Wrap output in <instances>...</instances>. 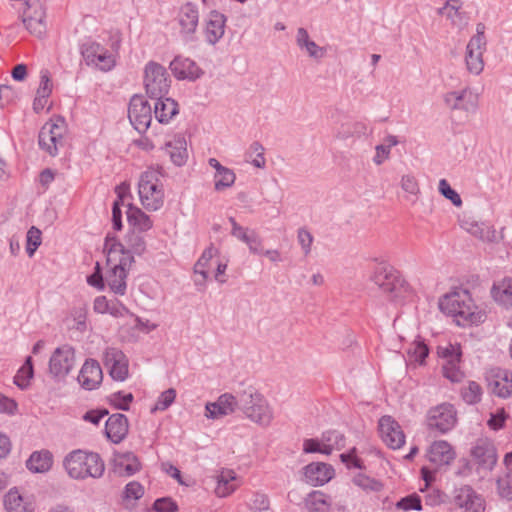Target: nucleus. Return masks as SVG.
<instances>
[{"mask_svg":"<svg viewBox=\"0 0 512 512\" xmlns=\"http://www.w3.org/2000/svg\"><path fill=\"white\" fill-rule=\"evenodd\" d=\"M439 308L443 313L454 317L460 326L482 323L486 317L475 305L467 290L445 295L439 302Z\"/></svg>","mask_w":512,"mask_h":512,"instance_id":"1","label":"nucleus"},{"mask_svg":"<svg viewBox=\"0 0 512 512\" xmlns=\"http://www.w3.org/2000/svg\"><path fill=\"white\" fill-rule=\"evenodd\" d=\"M63 465L71 478H100L105 465L98 453L74 450L64 459Z\"/></svg>","mask_w":512,"mask_h":512,"instance_id":"2","label":"nucleus"},{"mask_svg":"<svg viewBox=\"0 0 512 512\" xmlns=\"http://www.w3.org/2000/svg\"><path fill=\"white\" fill-rule=\"evenodd\" d=\"M163 176V168L149 167L141 174L138 193L142 205L148 211H157L164 204V189L160 178Z\"/></svg>","mask_w":512,"mask_h":512,"instance_id":"3","label":"nucleus"},{"mask_svg":"<svg viewBox=\"0 0 512 512\" xmlns=\"http://www.w3.org/2000/svg\"><path fill=\"white\" fill-rule=\"evenodd\" d=\"M239 410L258 425L267 427L273 420V411L265 397L254 387L239 392Z\"/></svg>","mask_w":512,"mask_h":512,"instance_id":"4","label":"nucleus"},{"mask_svg":"<svg viewBox=\"0 0 512 512\" xmlns=\"http://www.w3.org/2000/svg\"><path fill=\"white\" fill-rule=\"evenodd\" d=\"M371 280L391 301L404 297L408 290V284L402 278L400 272L390 265H378L371 276Z\"/></svg>","mask_w":512,"mask_h":512,"instance_id":"5","label":"nucleus"},{"mask_svg":"<svg viewBox=\"0 0 512 512\" xmlns=\"http://www.w3.org/2000/svg\"><path fill=\"white\" fill-rule=\"evenodd\" d=\"M66 132L67 127L63 117L51 119L39 131V147L50 156L55 157L58 155L59 149L64 146Z\"/></svg>","mask_w":512,"mask_h":512,"instance_id":"6","label":"nucleus"},{"mask_svg":"<svg viewBox=\"0 0 512 512\" xmlns=\"http://www.w3.org/2000/svg\"><path fill=\"white\" fill-rule=\"evenodd\" d=\"M437 355L442 360L443 376L453 383L461 382L465 373L462 370V348L458 343H447L437 347Z\"/></svg>","mask_w":512,"mask_h":512,"instance_id":"7","label":"nucleus"},{"mask_svg":"<svg viewBox=\"0 0 512 512\" xmlns=\"http://www.w3.org/2000/svg\"><path fill=\"white\" fill-rule=\"evenodd\" d=\"M484 23L476 25V34L471 37L466 47L465 62L467 70L474 75H479L484 69L483 54L486 51L487 39Z\"/></svg>","mask_w":512,"mask_h":512,"instance_id":"8","label":"nucleus"},{"mask_svg":"<svg viewBox=\"0 0 512 512\" xmlns=\"http://www.w3.org/2000/svg\"><path fill=\"white\" fill-rule=\"evenodd\" d=\"M144 73V85L150 98H159L168 93L171 80L165 67L150 61L146 64Z\"/></svg>","mask_w":512,"mask_h":512,"instance_id":"9","label":"nucleus"},{"mask_svg":"<svg viewBox=\"0 0 512 512\" xmlns=\"http://www.w3.org/2000/svg\"><path fill=\"white\" fill-rule=\"evenodd\" d=\"M457 423V412L452 404L442 403L431 408L427 414V426L442 434L452 430Z\"/></svg>","mask_w":512,"mask_h":512,"instance_id":"10","label":"nucleus"},{"mask_svg":"<svg viewBox=\"0 0 512 512\" xmlns=\"http://www.w3.org/2000/svg\"><path fill=\"white\" fill-rule=\"evenodd\" d=\"M80 52L87 65L102 71H109L115 66L113 55L100 43L87 41L80 46Z\"/></svg>","mask_w":512,"mask_h":512,"instance_id":"11","label":"nucleus"},{"mask_svg":"<svg viewBox=\"0 0 512 512\" xmlns=\"http://www.w3.org/2000/svg\"><path fill=\"white\" fill-rule=\"evenodd\" d=\"M75 365V350L69 344L57 347L49 359V373L58 379L65 378Z\"/></svg>","mask_w":512,"mask_h":512,"instance_id":"12","label":"nucleus"},{"mask_svg":"<svg viewBox=\"0 0 512 512\" xmlns=\"http://www.w3.org/2000/svg\"><path fill=\"white\" fill-rule=\"evenodd\" d=\"M128 118L139 133H143L149 128L152 121V108L143 96L134 95L131 98Z\"/></svg>","mask_w":512,"mask_h":512,"instance_id":"13","label":"nucleus"},{"mask_svg":"<svg viewBox=\"0 0 512 512\" xmlns=\"http://www.w3.org/2000/svg\"><path fill=\"white\" fill-rule=\"evenodd\" d=\"M103 363L113 380L123 382L128 378L129 360L119 348L107 347L103 354Z\"/></svg>","mask_w":512,"mask_h":512,"instance_id":"14","label":"nucleus"},{"mask_svg":"<svg viewBox=\"0 0 512 512\" xmlns=\"http://www.w3.org/2000/svg\"><path fill=\"white\" fill-rule=\"evenodd\" d=\"M23 23L33 35L41 37L46 31L45 10L40 0H26Z\"/></svg>","mask_w":512,"mask_h":512,"instance_id":"15","label":"nucleus"},{"mask_svg":"<svg viewBox=\"0 0 512 512\" xmlns=\"http://www.w3.org/2000/svg\"><path fill=\"white\" fill-rule=\"evenodd\" d=\"M444 102L451 110L476 112L479 107V95L471 88L465 87L459 91H451L444 95Z\"/></svg>","mask_w":512,"mask_h":512,"instance_id":"16","label":"nucleus"},{"mask_svg":"<svg viewBox=\"0 0 512 512\" xmlns=\"http://www.w3.org/2000/svg\"><path fill=\"white\" fill-rule=\"evenodd\" d=\"M453 503L465 512H484L485 501L471 486L463 485L453 492Z\"/></svg>","mask_w":512,"mask_h":512,"instance_id":"17","label":"nucleus"},{"mask_svg":"<svg viewBox=\"0 0 512 512\" xmlns=\"http://www.w3.org/2000/svg\"><path fill=\"white\" fill-rule=\"evenodd\" d=\"M379 432L383 442L391 449H399L405 443V434L401 426L391 416H383L379 420Z\"/></svg>","mask_w":512,"mask_h":512,"instance_id":"18","label":"nucleus"},{"mask_svg":"<svg viewBox=\"0 0 512 512\" xmlns=\"http://www.w3.org/2000/svg\"><path fill=\"white\" fill-rule=\"evenodd\" d=\"M471 456L484 469L492 470L497 463L494 443L487 437L478 438L471 448Z\"/></svg>","mask_w":512,"mask_h":512,"instance_id":"19","label":"nucleus"},{"mask_svg":"<svg viewBox=\"0 0 512 512\" xmlns=\"http://www.w3.org/2000/svg\"><path fill=\"white\" fill-rule=\"evenodd\" d=\"M177 21L180 26V33L186 39L192 40L199 22L197 5L190 1L183 4L179 9Z\"/></svg>","mask_w":512,"mask_h":512,"instance_id":"20","label":"nucleus"},{"mask_svg":"<svg viewBox=\"0 0 512 512\" xmlns=\"http://www.w3.org/2000/svg\"><path fill=\"white\" fill-rule=\"evenodd\" d=\"M169 67L173 75L179 80L195 81L204 74L195 61L183 56H176Z\"/></svg>","mask_w":512,"mask_h":512,"instance_id":"21","label":"nucleus"},{"mask_svg":"<svg viewBox=\"0 0 512 512\" xmlns=\"http://www.w3.org/2000/svg\"><path fill=\"white\" fill-rule=\"evenodd\" d=\"M236 408L239 409V393L237 396L225 393L219 396L217 401L206 404V416L211 419H217L233 413Z\"/></svg>","mask_w":512,"mask_h":512,"instance_id":"22","label":"nucleus"},{"mask_svg":"<svg viewBox=\"0 0 512 512\" xmlns=\"http://www.w3.org/2000/svg\"><path fill=\"white\" fill-rule=\"evenodd\" d=\"M78 382L86 390L96 389L102 382L103 373L99 362L87 359L78 375Z\"/></svg>","mask_w":512,"mask_h":512,"instance_id":"23","label":"nucleus"},{"mask_svg":"<svg viewBox=\"0 0 512 512\" xmlns=\"http://www.w3.org/2000/svg\"><path fill=\"white\" fill-rule=\"evenodd\" d=\"M303 470L306 482L312 486H322L334 476L333 467L323 462H312L306 465Z\"/></svg>","mask_w":512,"mask_h":512,"instance_id":"24","label":"nucleus"},{"mask_svg":"<svg viewBox=\"0 0 512 512\" xmlns=\"http://www.w3.org/2000/svg\"><path fill=\"white\" fill-rule=\"evenodd\" d=\"M226 16L217 11L209 12L205 25V39L210 45H215L224 36L226 27Z\"/></svg>","mask_w":512,"mask_h":512,"instance_id":"25","label":"nucleus"},{"mask_svg":"<svg viewBox=\"0 0 512 512\" xmlns=\"http://www.w3.org/2000/svg\"><path fill=\"white\" fill-rule=\"evenodd\" d=\"M488 385L493 394L500 398H508L512 395V372L503 369L491 371L488 377Z\"/></svg>","mask_w":512,"mask_h":512,"instance_id":"26","label":"nucleus"},{"mask_svg":"<svg viewBox=\"0 0 512 512\" xmlns=\"http://www.w3.org/2000/svg\"><path fill=\"white\" fill-rule=\"evenodd\" d=\"M129 430L128 419L124 414H112L105 423V434L114 444L122 442Z\"/></svg>","mask_w":512,"mask_h":512,"instance_id":"27","label":"nucleus"},{"mask_svg":"<svg viewBox=\"0 0 512 512\" xmlns=\"http://www.w3.org/2000/svg\"><path fill=\"white\" fill-rule=\"evenodd\" d=\"M428 457L436 465H448L454 460L455 452L447 441L439 440L431 444Z\"/></svg>","mask_w":512,"mask_h":512,"instance_id":"28","label":"nucleus"},{"mask_svg":"<svg viewBox=\"0 0 512 512\" xmlns=\"http://www.w3.org/2000/svg\"><path fill=\"white\" fill-rule=\"evenodd\" d=\"M153 99L155 100L154 115L159 123L166 124L178 114V104L172 98L162 96Z\"/></svg>","mask_w":512,"mask_h":512,"instance_id":"29","label":"nucleus"},{"mask_svg":"<svg viewBox=\"0 0 512 512\" xmlns=\"http://www.w3.org/2000/svg\"><path fill=\"white\" fill-rule=\"evenodd\" d=\"M140 468L141 464L137 456L132 452L118 454L114 459V471L120 476H132Z\"/></svg>","mask_w":512,"mask_h":512,"instance_id":"30","label":"nucleus"},{"mask_svg":"<svg viewBox=\"0 0 512 512\" xmlns=\"http://www.w3.org/2000/svg\"><path fill=\"white\" fill-rule=\"evenodd\" d=\"M165 150L175 165L182 166L186 163L188 158L187 142L183 136H174L171 141L165 144Z\"/></svg>","mask_w":512,"mask_h":512,"instance_id":"31","label":"nucleus"},{"mask_svg":"<svg viewBox=\"0 0 512 512\" xmlns=\"http://www.w3.org/2000/svg\"><path fill=\"white\" fill-rule=\"evenodd\" d=\"M491 296L495 302L505 308H512V278L505 277L494 282L491 288Z\"/></svg>","mask_w":512,"mask_h":512,"instance_id":"32","label":"nucleus"},{"mask_svg":"<svg viewBox=\"0 0 512 512\" xmlns=\"http://www.w3.org/2000/svg\"><path fill=\"white\" fill-rule=\"evenodd\" d=\"M53 463V455L48 450L34 451L26 461V467L33 473L47 472Z\"/></svg>","mask_w":512,"mask_h":512,"instance_id":"33","label":"nucleus"},{"mask_svg":"<svg viewBox=\"0 0 512 512\" xmlns=\"http://www.w3.org/2000/svg\"><path fill=\"white\" fill-rule=\"evenodd\" d=\"M127 221L134 231L138 230L139 233L146 232L153 227V221L145 214L140 208L130 204L127 210Z\"/></svg>","mask_w":512,"mask_h":512,"instance_id":"34","label":"nucleus"},{"mask_svg":"<svg viewBox=\"0 0 512 512\" xmlns=\"http://www.w3.org/2000/svg\"><path fill=\"white\" fill-rule=\"evenodd\" d=\"M127 273H124L121 268L111 267L106 273L105 282L109 289L116 295H125L127 284Z\"/></svg>","mask_w":512,"mask_h":512,"instance_id":"35","label":"nucleus"},{"mask_svg":"<svg viewBox=\"0 0 512 512\" xmlns=\"http://www.w3.org/2000/svg\"><path fill=\"white\" fill-rule=\"evenodd\" d=\"M4 506L7 512H33L34 508L27 502L17 490L11 489L4 498Z\"/></svg>","mask_w":512,"mask_h":512,"instance_id":"36","label":"nucleus"},{"mask_svg":"<svg viewBox=\"0 0 512 512\" xmlns=\"http://www.w3.org/2000/svg\"><path fill=\"white\" fill-rule=\"evenodd\" d=\"M304 504L309 512H325L328 511L331 506L329 497L319 490L310 492L305 498Z\"/></svg>","mask_w":512,"mask_h":512,"instance_id":"37","label":"nucleus"},{"mask_svg":"<svg viewBox=\"0 0 512 512\" xmlns=\"http://www.w3.org/2000/svg\"><path fill=\"white\" fill-rule=\"evenodd\" d=\"M34 376V368H33V362L32 357L28 356L25 359L24 364L21 366V368L17 371V374L14 377V384L17 385L20 389L24 390L28 388L30 385V380Z\"/></svg>","mask_w":512,"mask_h":512,"instance_id":"38","label":"nucleus"},{"mask_svg":"<svg viewBox=\"0 0 512 512\" xmlns=\"http://www.w3.org/2000/svg\"><path fill=\"white\" fill-rule=\"evenodd\" d=\"M125 249L124 245L117 239L116 236L108 233L105 238L104 252L107 254V264L111 265L116 261V256Z\"/></svg>","mask_w":512,"mask_h":512,"instance_id":"39","label":"nucleus"},{"mask_svg":"<svg viewBox=\"0 0 512 512\" xmlns=\"http://www.w3.org/2000/svg\"><path fill=\"white\" fill-rule=\"evenodd\" d=\"M399 143L398 139L394 135H388L384 139V144H380L376 146V155L373 158V161L376 165H381L386 159L389 158L390 149L393 146H396Z\"/></svg>","mask_w":512,"mask_h":512,"instance_id":"40","label":"nucleus"},{"mask_svg":"<svg viewBox=\"0 0 512 512\" xmlns=\"http://www.w3.org/2000/svg\"><path fill=\"white\" fill-rule=\"evenodd\" d=\"M497 493L500 498L512 501V469L499 476L497 481Z\"/></svg>","mask_w":512,"mask_h":512,"instance_id":"41","label":"nucleus"},{"mask_svg":"<svg viewBox=\"0 0 512 512\" xmlns=\"http://www.w3.org/2000/svg\"><path fill=\"white\" fill-rule=\"evenodd\" d=\"M482 388L475 381H469L466 386L461 389V397L465 403L473 405L480 402L482 397Z\"/></svg>","mask_w":512,"mask_h":512,"instance_id":"42","label":"nucleus"},{"mask_svg":"<svg viewBox=\"0 0 512 512\" xmlns=\"http://www.w3.org/2000/svg\"><path fill=\"white\" fill-rule=\"evenodd\" d=\"M235 479L234 472L227 471L222 472L219 477L217 486L215 488V493L219 497H226L230 495L236 489L235 485L230 483L231 480Z\"/></svg>","mask_w":512,"mask_h":512,"instance_id":"43","label":"nucleus"},{"mask_svg":"<svg viewBox=\"0 0 512 512\" xmlns=\"http://www.w3.org/2000/svg\"><path fill=\"white\" fill-rule=\"evenodd\" d=\"M247 159H251L253 166L257 168L265 167L266 160L264 158V147L258 141H254L246 152Z\"/></svg>","mask_w":512,"mask_h":512,"instance_id":"44","label":"nucleus"},{"mask_svg":"<svg viewBox=\"0 0 512 512\" xmlns=\"http://www.w3.org/2000/svg\"><path fill=\"white\" fill-rule=\"evenodd\" d=\"M214 179H215V185H214L215 190L222 191L226 188L231 187L234 184L236 175L233 172V170L225 167L219 173H215Z\"/></svg>","mask_w":512,"mask_h":512,"instance_id":"45","label":"nucleus"},{"mask_svg":"<svg viewBox=\"0 0 512 512\" xmlns=\"http://www.w3.org/2000/svg\"><path fill=\"white\" fill-rule=\"evenodd\" d=\"M127 245L129 247L127 250L137 255H142L146 250L144 237L134 230L127 235Z\"/></svg>","mask_w":512,"mask_h":512,"instance_id":"46","label":"nucleus"},{"mask_svg":"<svg viewBox=\"0 0 512 512\" xmlns=\"http://www.w3.org/2000/svg\"><path fill=\"white\" fill-rule=\"evenodd\" d=\"M134 396L132 393L124 394L121 391L111 394L108 398L109 403L119 410H129V405L133 401Z\"/></svg>","mask_w":512,"mask_h":512,"instance_id":"47","label":"nucleus"},{"mask_svg":"<svg viewBox=\"0 0 512 512\" xmlns=\"http://www.w3.org/2000/svg\"><path fill=\"white\" fill-rule=\"evenodd\" d=\"M408 355L411 361L423 364L429 355V348L424 342H414L408 349Z\"/></svg>","mask_w":512,"mask_h":512,"instance_id":"48","label":"nucleus"},{"mask_svg":"<svg viewBox=\"0 0 512 512\" xmlns=\"http://www.w3.org/2000/svg\"><path fill=\"white\" fill-rule=\"evenodd\" d=\"M469 231L473 236L483 241L493 242L496 239L495 230L484 224H473L471 225Z\"/></svg>","mask_w":512,"mask_h":512,"instance_id":"49","label":"nucleus"},{"mask_svg":"<svg viewBox=\"0 0 512 512\" xmlns=\"http://www.w3.org/2000/svg\"><path fill=\"white\" fill-rule=\"evenodd\" d=\"M176 391L173 388H169L162 392L158 397L155 405L151 408V412L164 411L166 410L175 400Z\"/></svg>","mask_w":512,"mask_h":512,"instance_id":"50","label":"nucleus"},{"mask_svg":"<svg viewBox=\"0 0 512 512\" xmlns=\"http://www.w3.org/2000/svg\"><path fill=\"white\" fill-rule=\"evenodd\" d=\"M396 508L397 509H402V510H405V511H408V510H417V511H419V510L422 509L421 498L416 493L410 494V495H408L406 497L401 498L396 503Z\"/></svg>","mask_w":512,"mask_h":512,"instance_id":"51","label":"nucleus"},{"mask_svg":"<svg viewBox=\"0 0 512 512\" xmlns=\"http://www.w3.org/2000/svg\"><path fill=\"white\" fill-rule=\"evenodd\" d=\"M41 244V231L32 226L27 232V246L26 252L32 257Z\"/></svg>","mask_w":512,"mask_h":512,"instance_id":"52","label":"nucleus"},{"mask_svg":"<svg viewBox=\"0 0 512 512\" xmlns=\"http://www.w3.org/2000/svg\"><path fill=\"white\" fill-rule=\"evenodd\" d=\"M439 192L448 200H450L455 206L459 207L462 205V200L460 195L451 188L450 184L446 179H441L439 181Z\"/></svg>","mask_w":512,"mask_h":512,"instance_id":"53","label":"nucleus"},{"mask_svg":"<svg viewBox=\"0 0 512 512\" xmlns=\"http://www.w3.org/2000/svg\"><path fill=\"white\" fill-rule=\"evenodd\" d=\"M353 482L364 490L379 491L382 488V484L379 481L361 473L353 478Z\"/></svg>","mask_w":512,"mask_h":512,"instance_id":"54","label":"nucleus"},{"mask_svg":"<svg viewBox=\"0 0 512 512\" xmlns=\"http://www.w3.org/2000/svg\"><path fill=\"white\" fill-rule=\"evenodd\" d=\"M144 495L143 486L136 481L129 482L123 491L124 500H138Z\"/></svg>","mask_w":512,"mask_h":512,"instance_id":"55","label":"nucleus"},{"mask_svg":"<svg viewBox=\"0 0 512 512\" xmlns=\"http://www.w3.org/2000/svg\"><path fill=\"white\" fill-rule=\"evenodd\" d=\"M297 239L305 256L311 252L314 237L306 228H299L297 231Z\"/></svg>","mask_w":512,"mask_h":512,"instance_id":"56","label":"nucleus"},{"mask_svg":"<svg viewBox=\"0 0 512 512\" xmlns=\"http://www.w3.org/2000/svg\"><path fill=\"white\" fill-rule=\"evenodd\" d=\"M87 282L92 287L102 291L105 289L106 282L102 274V269L99 262L96 263L94 272L87 277Z\"/></svg>","mask_w":512,"mask_h":512,"instance_id":"57","label":"nucleus"},{"mask_svg":"<svg viewBox=\"0 0 512 512\" xmlns=\"http://www.w3.org/2000/svg\"><path fill=\"white\" fill-rule=\"evenodd\" d=\"M153 509L156 512H177L178 505L172 498L163 497L155 500Z\"/></svg>","mask_w":512,"mask_h":512,"instance_id":"58","label":"nucleus"},{"mask_svg":"<svg viewBox=\"0 0 512 512\" xmlns=\"http://www.w3.org/2000/svg\"><path fill=\"white\" fill-rule=\"evenodd\" d=\"M52 92V83L50 74L47 70H42L40 75V84L37 89V95L48 98Z\"/></svg>","mask_w":512,"mask_h":512,"instance_id":"59","label":"nucleus"},{"mask_svg":"<svg viewBox=\"0 0 512 512\" xmlns=\"http://www.w3.org/2000/svg\"><path fill=\"white\" fill-rule=\"evenodd\" d=\"M245 244L252 254L260 255L263 253V240L255 230L251 231Z\"/></svg>","mask_w":512,"mask_h":512,"instance_id":"60","label":"nucleus"},{"mask_svg":"<svg viewBox=\"0 0 512 512\" xmlns=\"http://www.w3.org/2000/svg\"><path fill=\"white\" fill-rule=\"evenodd\" d=\"M119 256L118 263H115L113 266L116 268H121L124 273L128 274L129 269L132 267L134 263V256L130 251L124 249L123 252L117 254Z\"/></svg>","mask_w":512,"mask_h":512,"instance_id":"61","label":"nucleus"},{"mask_svg":"<svg viewBox=\"0 0 512 512\" xmlns=\"http://www.w3.org/2000/svg\"><path fill=\"white\" fill-rule=\"evenodd\" d=\"M401 188L412 195H417L420 192L419 184L416 178L411 174L402 176Z\"/></svg>","mask_w":512,"mask_h":512,"instance_id":"62","label":"nucleus"},{"mask_svg":"<svg viewBox=\"0 0 512 512\" xmlns=\"http://www.w3.org/2000/svg\"><path fill=\"white\" fill-rule=\"evenodd\" d=\"M229 222L231 223L232 225V230H231V235L235 238H237L238 240L242 241V242H246V240L248 239L249 237V234H251V231L250 229L248 228H245V227H242L240 226L234 217H230L229 218Z\"/></svg>","mask_w":512,"mask_h":512,"instance_id":"63","label":"nucleus"},{"mask_svg":"<svg viewBox=\"0 0 512 512\" xmlns=\"http://www.w3.org/2000/svg\"><path fill=\"white\" fill-rule=\"evenodd\" d=\"M269 498L267 495L262 493H255L253 495L252 503H251V510L254 512L256 511H266L269 509Z\"/></svg>","mask_w":512,"mask_h":512,"instance_id":"64","label":"nucleus"}]
</instances>
